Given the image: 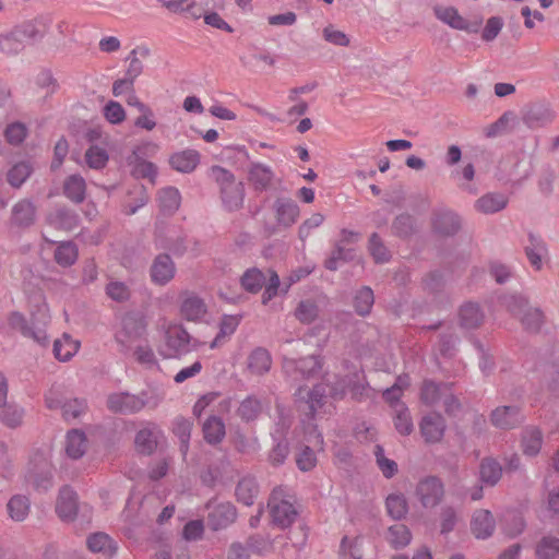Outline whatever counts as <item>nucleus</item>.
Wrapping results in <instances>:
<instances>
[{"label": "nucleus", "instance_id": "obj_41", "mask_svg": "<svg viewBox=\"0 0 559 559\" xmlns=\"http://www.w3.org/2000/svg\"><path fill=\"white\" fill-rule=\"evenodd\" d=\"M181 195L178 189L166 187L158 192L159 209L165 215H173L180 206Z\"/></svg>", "mask_w": 559, "mask_h": 559}, {"label": "nucleus", "instance_id": "obj_16", "mask_svg": "<svg viewBox=\"0 0 559 559\" xmlns=\"http://www.w3.org/2000/svg\"><path fill=\"white\" fill-rule=\"evenodd\" d=\"M52 24V16L49 13L40 14L32 20L25 21L16 27L19 28L24 40L32 43L40 41L49 32Z\"/></svg>", "mask_w": 559, "mask_h": 559}, {"label": "nucleus", "instance_id": "obj_40", "mask_svg": "<svg viewBox=\"0 0 559 559\" xmlns=\"http://www.w3.org/2000/svg\"><path fill=\"white\" fill-rule=\"evenodd\" d=\"M272 365L270 353L263 347H257L248 357V368L257 376L266 373Z\"/></svg>", "mask_w": 559, "mask_h": 559}, {"label": "nucleus", "instance_id": "obj_28", "mask_svg": "<svg viewBox=\"0 0 559 559\" xmlns=\"http://www.w3.org/2000/svg\"><path fill=\"white\" fill-rule=\"evenodd\" d=\"M502 476V466L490 456L484 457L479 464V481L486 486H496Z\"/></svg>", "mask_w": 559, "mask_h": 559}, {"label": "nucleus", "instance_id": "obj_20", "mask_svg": "<svg viewBox=\"0 0 559 559\" xmlns=\"http://www.w3.org/2000/svg\"><path fill=\"white\" fill-rule=\"evenodd\" d=\"M78 495L69 486H63L59 490V496L56 503V512L58 516L64 521H73L78 513Z\"/></svg>", "mask_w": 559, "mask_h": 559}, {"label": "nucleus", "instance_id": "obj_12", "mask_svg": "<svg viewBox=\"0 0 559 559\" xmlns=\"http://www.w3.org/2000/svg\"><path fill=\"white\" fill-rule=\"evenodd\" d=\"M209 509L207 523L212 530L218 531L227 527L235 522L237 518V510L230 502L216 503L211 500L206 503Z\"/></svg>", "mask_w": 559, "mask_h": 559}, {"label": "nucleus", "instance_id": "obj_33", "mask_svg": "<svg viewBox=\"0 0 559 559\" xmlns=\"http://www.w3.org/2000/svg\"><path fill=\"white\" fill-rule=\"evenodd\" d=\"M284 368H294L301 374L302 378L308 379L316 376L319 372V370L321 369V362L318 357L311 355L298 360L285 359Z\"/></svg>", "mask_w": 559, "mask_h": 559}, {"label": "nucleus", "instance_id": "obj_53", "mask_svg": "<svg viewBox=\"0 0 559 559\" xmlns=\"http://www.w3.org/2000/svg\"><path fill=\"white\" fill-rule=\"evenodd\" d=\"M24 409L16 404L1 406L0 421L8 428L15 429L23 423Z\"/></svg>", "mask_w": 559, "mask_h": 559}, {"label": "nucleus", "instance_id": "obj_1", "mask_svg": "<svg viewBox=\"0 0 559 559\" xmlns=\"http://www.w3.org/2000/svg\"><path fill=\"white\" fill-rule=\"evenodd\" d=\"M162 401L163 396L155 391L143 390L139 394L121 391L107 395L106 407L114 414L133 415L146 407L155 409Z\"/></svg>", "mask_w": 559, "mask_h": 559}, {"label": "nucleus", "instance_id": "obj_21", "mask_svg": "<svg viewBox=\"0 0 559 559\" xmlns=\"http://www.w3.org/2000/svg\"><path fill=\"white\" fill-rule=\"evenodd\" d=\"M276 222L284 227H290L299 217V206L290 198H277L273 203Z\"/></svg>", "mask_w": 559, "mask_h": 559}, {"label": "nucleus", "instance_id": "obj_55", "mask_svg": "<svg viewBox=\"0 0 559 559\" xmlns=\"http://www.w3.org/2000/svg\"><path fill=\"white\" fill-rule=\"evenodd\" d=\"M192 423L185 417H177L173 423V431L180 441V451L183 455L189 450V442L191 437Z\"/></svg>", "mask_w": 559, "mask_h": 559}, {"label": "nucleus", "instance_id": "obj_19", "mask_svg": "<svg viewBox=\"0 0 559 559\" xmlns=\"http://www.w3.org/2000/svg\"><path fill=\"white\" fill-rule=\"evenodd\" d=\"M328 384L318 383L313 385L311 390L305 392L302 388H299L296 392V396L300 400H305L306 409L305 413L309 418H314L316 413L325 404Z\"/></svg>", "mask_w": 559, "mask_h": 559}, {"label": "nucleus", "instance_id": "obj_3", "mask_svg": "<svg viewBox=\"0 0 559 559\" xmlns=\"http://www.w3.org/2000/svg\"><path fill=\"white\" fill-rule=\"evenodd\" d=\"M503 305L508 311L519 318L523 329L537 334L545 324V313L538 307H533L526 296L522 294H512L503 298Z\"/></svg>", "mask_w": 559, "mask_h": 559}, {"label": "nucleus", "instance_id": "obj_4", "mask_svg": "<svg viewBox=\"0 0 559 559\" xmlns=\"http://www.w3.org/2000/svg\"><path fill=\"white\" fill-rule=\"evenodd\" d=\"M165 344L158 348L165 359L180 358L198 350L204 343L191 336L182 325H169L165 331Z\"/></svg>", "mask_w": 559, "mask_h": 559}, {"label": "nucleus", "instance_id": "obj_43", "mask_svg": "<svg viewBox=\"0 0 559 559\" xmlns=\"http://www.w3.org/2000/svg\"><path fill=\"white\" fill-rule=\"evenodd\" d=\"M80 343L73 340L69 334H63L61 338L53 343L55 357L60 361L70 360L79 350Z\"/></svg>", "mask_w": 559, "mask_h": 559}, {"label": "nucleus", "instance_id": "obj_63", "mask_svg": "<svg viewBox=\"0 0 559 559\" xmlns=\"http://www.w3.org/2000/svg\"><path fill=\"white\" fill-rule=\"evenodd\" d=\"M62 416L66 420L75 419L87 409V402L84 399H73L62 404Z\"/></svg>", "mask_w": 559, "mask_h": 559}, {"label": "nucleus", "instance_id": "obj_15", "mask_svg": "<svg viewBox=\"0 0 559 559\" xmlns=\"http://www.w3.org/2000/svg\"><path fill=\"white\" fill-rule=\"evenodd\" d=\"M435 15L438 20L448 24L454 29L465 31L467 33H477L481 25V20L475 22H468L454 7H441L437 5L433 8Z\"/></svg>", "mask_w": 559, "mask_h": 559}, {"label": "nucleus", "instance_id": "obj_13", "mask_svg": "<svg viewBox=\"0 0 559 559\" xmlns=\"http://www.w3.org/2000/svg\"><path fill=\"white\" fill-rule=\"evenodd\" d=\"M447 423L438 412L425 415L419 421V431L426 443H439L445 433Z\"/></svg>", "mask_w": 559, "mask_h": 559}, {"label": "nucleus", "instance_id": "obj_42", "mask_svg": "<svg viewBox=\"0 0 559 559\" xmlns=\"http://www.w3.org/2000/svg\"><path fill=\"white\" fill-rule=\"evenodd\" d=\"M79 257L78 246L73 241H61L53 253L55 261L62 267L72 266Z\"/></svg>", "mask_w": 559, "mask_h": 559}, {"label": "nucleus", "instance_id": "obj_49", "mask_svg": "<svg viewBox=\"0 0 559 559\" xmlns=\"http://www.w3.org/2000/svg\"><path fill=\"white\" fill-rule=\"evenodd\" d=\"M86 437L83 431L73 429L67 435L66 452L71 459H80L85 453Z\"/></svg>", "mask_w": 559, "mask_h": 559}, {"label": "nucleus", "instance_id": "obj_17", "mask_svg": "<svg viewBox=\"0 0 559 559\" xmlns=\"http://www.w3.org/2000/svg\"><path fill=\"white\" fill-rule=\"evenodd\" d=\"M462 227L461 217L451 210L439 209L432 213V229L441 236H454Z\"/></svg>", "mask_w": 559, "mask_h": 559}, {"label": "nucleus", "instance_id": "obj_18", "mask_svg": "<svg viewBox=\"0 0 559 559\" xmlns=\"http://www.w3.org/2000/svg\"><path fill=\"white\" fill-rule=\"evenodd\" d=\"M176 274V265L167 253H159L153 260L150 267V276L154 284L165 286Z\"/></svg>", "mask_w": 559, "mask_h": 559}, {"label": "nucleus", "instance_id": "obj_54", "mask_svg": "<svg viewBox=\"0 0 559 559\" xmlns=\"http://www.w3.org/2000/svg\"><path fill=\"white\" fill-rule=\"evenodd\" d=\"M393 423L396 431L402 436H409L414 431L413 418L406 405H397L394 409Z\"/></svg>", "mask_w": 559, "mask_h": 559}, {"label": "nucleus", "instance_id": "obj_52", "mask_svg": "<svg viewBox=\"0 0 559 559\" xmlns=\"http://www.w3.org/2000/svg\"><path fill=\"white\" fill-rule=\"evenodd\" d=\"M240 282L246 292L257 294L262 289V287H264L266 283V276L261 270L252 267L243 273Z\"/></svg>", "mask_w": 559, "mask_h": 559}, {"label": "nucleus", "instance_id": "obj_59", "mask_svg": "<svg viewBox=\"0 0 559 559\" xmlns=\"http://www.w3.org/2000/svg\"><path fill=\"white\" fill-rule=\"evenodd\" d=\"M559 554V538L544 536L536 545L535 555L537 559H555Z\"/></svg>", "mask_w": 559, "mask_h": 559}, {"label": "nucleus", "instance_id": "obj_25", "mask_svg": "<svg viewBox=\"0 0 559 559\" xmlns=\"http://www.w3.org/2000/svg\"><path fill=\"white\" fill-rule=\"evenodd\" d=\"M200 153L195 150L187 148L176 152L169 157V164L173 169L189 174L192 173L200 163Z\"/></svg>", "mask_w": 559, "mask_h": 559}, {"label": "nucleus", "instance_id": "obj_62", "mask_svg": "<svg viewBox=\"0 0 559 559\" xmlns=\"http://www.w3.org/2000/svg\"><path fill=\"white\" fill-rule=\"evenodd\" d=\"M296 318L304 324L312 323L319 316V307L311 299L301 300L295 310Z\"/></svg>", "mask_w": 559, "mask_h": 559}, {"label": "nucleus", "instance_id": "obj_24", "mask_svg": "<svg viewBox=\"0 0 559 559\" xmlns=\"http://www.w3.org/2000/svg\"><path fill=\"white\" fill-rule=\"evenodd\" d=\"M496 522L489 510H476L471 521V530L476 538L486 539L495 531Z\"/></svg>", "mask_w": 559, "mask_h": 559}, {"label": "nucleus", "instance_id": "obj_14", "mask_svg": "<svg viewBox=\"0 0 559 559\" xmlns=\"http://www.w3.org/2000/svg\"><path fill=\"white\" fill-rule=\"evenodd\" d=\"M555 119L556 112L548 104L544 103L531 104L522 112V121L530 129L544 128Z\"/></svg>", "mask_w": 559, "mask_h": 559}, {"label": "nucleus", "instance_id": "obj_58", "mask_svg": "<svg viewBox=\"0 0 559 559\" xmlns=\"http://www.w3.org/2000/svg\"><path fill=\"white\" fill-rule=\"evenodd\" d=\"M355 258V250L344 248L341 242H337L331 252V255L325 260L324 266L330 271H336L340 262H349Z\"/></svg>", "mask_w": 559, "mask_h": 559}, {"label": "nucleus", "instance_id": "obj_46", "mask_svg": "<svg viewBox=\"0 0 559 559\" xmlns=\"http://www.w3.org/2000/svg\"><path fill=\"white\" fill-rule=\"evenodd\" d=\"M261 412V401L254 395H249L241 401L236 413L241 418V420L250 423L254 421L260 416Z\"/></svg>", "mask_w": 559, "mask_h": 559}, {"label": "nucleus", "instance_id": "obj_38", "mask_svg": "<svg viewBox=\"0 0 559 559\" xmlns=\"http://www.w3.org/2000/svg\"><path fill=\"white\" fill-rule=\"evenodd\" d=\"M391 230L401 239L411 238L417 231L416 218L409 213H401L393 219Z\"/></svg>", "mask_w": 559, "mask_h": 559}, {"label": "nucleus", "instance_id": "obj_60", "mask_svg": "<svg viewBox=\"0 0 559 559\" xmlns=\"http://www.w3.org/2000/svg\"><path fill=\"white\" fill-rule=\"evenodd\" d=\"M368 250L376 263H385L391 259V253L378 233L370 235Z\"/></svg>", "mask_w": 559, "mask_h": 559}, {"label": "nucleus", "instance_id": "obj_9", "mask_svg": "<svg viewBox=\"0 0 559 559\" xmlns=\"http://www.w3.org/2000/svg\"><path fill=\"white\" fill-rule=\"evenodd\" d=\"M525 420L520 406L502 405L491 411L489 415L490 424L500 430H511L521 426Z\"/></svg>", "mask_w": 559, "mask_h": 559}, {"label": "nucleus", "instance_id": "obj_31", "mask_svg": "<svg viewBox=\"0 0 559 559\" xmlns=\"http://www.w3.org/2000/svg\"><path fill=\"white\" fill-rule=\"evenodd\" d=\"M524 251L531 265L536 271L542 270V258L547 253V246L545 241L540 237L531 233L528 235V245L525 246Z\"/></svg>", "mask_w": 559, "mask_h": 559}, {"label": "nucleus", "instance_id": "obj_37", "mask_svg": "<svg viewBox=\"0 0 559 559\" xmlns=\"http://www.w3.org/2000/svg\"><path fill=\"white\" fill-rule=\"evenodd\" d=\"M508 205V198L501 193H487L475 202V209L483 214H493Z\"/></svg>", "mask_w": 559, "mask_h": 559}, {"label": "nucleus", "instance_id": "obj_5", "mask_svg": "<svg viewBox=\"0 0 559 559\" xmlns=\"http://www.w3.org/2000/svg\"><path fill=\"white\" fill-rule=\"evenodd\" d=\"M146 331L145 318L139 312H128L121 319V328L115 334V340L122 347L121 352L126 353L146 335Z\"/></svg>", "mask_w": 559, "mask_h": 559}, {"label": "nucleus", "instance_id": "obj_6", "mask_svg": "<svg viewBox=\"0 0 559 559\" xmlns=\"http://www.w3.org/2000/svg\"><path fill=\"white\" fill-rule=\"evenodd\" d=\"M273 524L285 530L297 519L298 512L293 502L284 497L283 489H274L269 499Z\"/></svg>", "mask_w": 559, "mask_h": 559}, {"label": "nucleus", "instance_id": "obj_57", "mask_svg": "<svg viewBox=\"0 0 559 559\" xmlns=\"http://www.w3.org/2000/svg\"><path fill=\"white\" fill-rule=\"evenodd\" d=\"M385 506L389 515L394 520L405 518L408 512L407 500L402 493H391L385 500Z\"/></svg>", "mask_w": 559, "mask_h": 559}, {"label": "nucleus", "instance_id": "obj_36", "mask_svg": "<svg viewBox=\"0 0 559 559\" xmlns=\"http://www.w3.org/2000/svg\"><path fill=\"white\" fill-rule=\"evenodd\" d=\"M25 47V40L19 28L14 26L11 31L0 34V51L12 56L21 52Z\"/></svg>", "mask_w": 559, "mask_h": 559}, {"label": "nucleus", "instance_id": "obj_47", "mask_svg": "<svg viewBox=\"0 0 559 559\" xmlns=\"http://www.w3.org/2000/svg\"><path fill=\"white\" fill-rule=\"evenodd\" d=\"M240 320H241L240 316H231V314L223 316V318L219 322V331L216 334L215 338L210 344V347L216 348V347L221 346L227 336H230L235 333L237 326L240 323Z\"/></svg>", "mask_w": 559, "mask_h": 559}, {"label": "nucleus", "instance_id": "obj_34", "mask_svg": "<svg viewBox=\"0 0 559 559\" xmlns=\"http://www.w3.org/2000/svg\"><path fill=\"white\" fill-rule=\"evenodd\" d=\"M87 547L93 552H100L107 557L116 554L117 543L107 534L98 532L90 535L86 540Z\"/></svg>", "mask_w": 559, "mask_h": 559}, {"label": "nucleus", "instance_id": "obj_7", "mask_svg": "<svg viewBox=\"0 0 559 559\" xmlns=\"http://www.w3.org/2000/svg\"><path fill=\"white\" fill-rule=\"evenodd\" d=\"M535 377L552 393L559 391V355L555 352L540 355L533 369Z\"/></svg>", "mask_w": 559, "mask_h": 559}, {"label": "nucleus", "instance_id": "obj_2", "mask_svg": "<svg viewBox=\"0 0 559 559\" xmlns=\"http://www.w3.org/2000/svg\"><path fill=\"white\" fill-rule=\"evenodd\" d=\"M210 176L219 187L224 207L229 212L241 209L245 201L243 183L236 181V177L230 170L218 165L211 167Z\"/></svg>", "mask_w": 559, "mask_h": 559}, {"label": "nucleus", "instance_id": "obj_10", "mask_svg": "<svg viewBox=\"0 0 559 559\" xmlns=\"http://www.w3.org/2000/svg\"><path fill=\"white\" fill-rule=\"evenodd\" d=\"M26 481L37 491H47L52 487V468L50 463L40 457L32 461L25 474Z\"/></svg>", "mask_w": 559, "mask_h": 559}, {"label": "nucleus", "instance_id": "obj_29", "mask_svg": "<svg viewBox=\"0 0 559 559\" xmlns=\"http://www.w3.org/2000/svg\"><path fill=\"white\" fill-rule=\"evenodd\" d=\"M448 382L425 380L420 389V401L427 406H433L441 403L443 395L448 390Z\"/></svg>", "mask_w": 559, "mask_h": 559}, {"label": "nucleus", "instance_id": "obj_64", "mask_svg": "<svg viewBox=\"0 0 559 559\" xmlns=\"http://www.w3.org/2000/svg\"><path fill=\"white\" fill-rule=\"evenodd\" d=\"M85 160L91 168L102 169L108 162L107 151L97 145H92L85 153Z\"/></svg>", "mask_w": 559, "mask_h": 559}, {"label": "nucleus", "instance_id": "obj_26", "mask_svg": "<svg viewBox=\"0 0 559 559\" xmlns=\"http://www.w3.org/2000/svg\"><path fill=\"white\" fill-rule=\"evenodd\" d=\"M48 221L57 229L71 231L79 226L80 216L75 211L61 206L48 216Z\"/></svg>", "mask_w": 559, "mask_h": 559}, {"label": "nucleus", "instance_id": "obj_22", "mask_svg": "<svg viewBox=\"0 0 559 559\" xmlns=\"http://www.w3.org/2000/svg\"><path fill=\"white\" fill-rule=\"evenodd\" d=\"M159 429L155 424H147L146 427L140 429L134 438L135 449L144 455L152 454L158 444Z\"/></svg>", "mask_w": 559, "mask_h": 559}, {"label": "nucleus", "instance_id": "obj_39", "mask_svg": "<svg viewBox=\"0 0 559 559\" xmlns=\"http://www.w3.org/2000/svg\"><path fill=\"white\" fill-rule=\"evenodd\" d=\"M259 492L257 480L252 476L242 477L236 486V498L245 506H252Z\"/></svg>", "mask_w": 559, "mask_h": 559}, {"label": "nucleus", "instance_id": "obj_50", "mask_svg": "<svg viewBox=\"0 0 559 559\" xmlns=\"http://www.w3.org/2000/svg\"><path fill=\"white\" fill-rule=\"evenodd\" d=\"M7 508L13 521L22 522L29 513L31 502L26 496L15 495L9 500Z\"/></svg>", "mask_w": 559, "mask_h": 559}, {"label": "nucleus", "instance_id": "obj_48", "mask_svg": "<svg viewBox=\"0 0 559 559\" xmlns=\"http://www.w3.org/2000/svg\"><path fill=\"white\" fill-rule=\"evenodd\" d=\"M374 304V295L369 286L358 289L354 296L353 306L355 312L360 317H366L371 312Z\"/></svg>", "mask_w": 559, "mask_h": 559}, {"label": "nucleus", "instance_id": "obj_44", "mask_svg": "<svg viewBox=\"0 0 559 559\" xmlns=\"http://www.w3.org/2000/svg\"><path fill=\"white\" fill-rule=\"evenodd\" d=\"M484 320V313L477 304L467 302L461 307L460 323L464 329H476Z\"/></svg>", "mask_w": 559, "mask_h": 559}, {"label": "nucleus", "instance_id": "obj_8", "mask_svg": "<svg viewBox=\"0 0 559 559\" xmlns=\"http://www.w3.org/2000/svg\"><path fill=\"white\" fill-rule=\"evenodd\" d=\"M415 493L424 508L432 509L444 498V484L438 476H426L418 481Z\"/></svg>", "mask_w": 559, "mask_h": 559}, {"label": "nucleus", "instance_id": "obj_61", "mask_svg": "<svg viewBox=\"0 0 559 559\" xmlns=\"http://www.w3.org/2000/svg\"><path fill=\"white\" fill-rule=\"evenodd\" d=\"M32 171L33 168L28 162H20L8 171V182L14 188H20Z\"/></svg>", "mask_w": 559, "mask_h": 559}, {"label": "nucleus", "instance_id": "obj_27", "mask_svg": "<svg viewBox=\"0 0 559 559\" xmlns=\"http://www.w3.org/2000/svg\"><path fill=\"white\" fill-rule=\"evenodd\" d=\"M63 194L74 204H81L86 198V182L80 175H70L63 182Z\"/></svg>", "mask_w": 559, "mask_h": 559}, {"label": "nucleus", "instance_id": "obj_32", "mask_svg": "<svg viewBox=\"0 0 559 559\" xmlns=\"http://www.w3.org/2000/svg\"><path fill=\"white\" fill-rule=\"evenodd\" d=\"M272 438L274 444L269 452L267 461L272 466L277 467L283 465L289 455V442L287 438H285L283 433H280L278 431L273 433Z\"/></svg>", "mask_w": 559, "mask_h": 559}, {"label": "nucleus", "instance_id": "obj_35", "mask_svg": "<svg viewBox=\"0 0 559 559\" xmlns=\"http://www.w3.org/2000/svg\"><path fill=\"white\" fill-rule=\"evenodd\" d=\"M204 440L212 445H216L223 441L226 435L225 424L217 416H210L202 426Z\"/></svg>", "mask_w": 559, "mask_h": 559}, {"label": "nucleus", "instance_id": "obj_45", "mask_svg": "<svg viewBox=\"0 0 559 559\" xmlns=\"http://www.w3.org/2000/svg\"><path fill=\"white\" fill-rule=\"evenodd\" d=\"M10 325L19 330L24 336L32 337L41 343L46 340V333L43 329H33L27 324L26 319L20 312L11 313L9 318Z\"/></svg>", "mask_w": 559, "mask_h": 559}, {"label": "nucleus", "instance_id": "obj_11", "mask_svg": "<svg viewBox=\"0 0 559 559\" xmlns=\"http://www.w3.org/2000/svg\"><path fill=\"white\" fill-rule=\"evenodd\" d=\"M247 180L254 192L261 193L272 188L275 180V173L266 164L251 162L247 168Z\"/></svg>", "mask_w": 559, "mask_h": 559}, {"label": "nucleus", "instance_id": "obj_30", "mask_svg": "<svg viewBox=\"0 0 559 559\" xmlns=\"http://www.w3.org/2000/svg\"><path fill=\"white\" fill-rule=\"evenodd\" d=\"M180 312L188 321H199L206 313V305L199 296L188 295L181 302Z\"/></svg>", "mask_w": 559, "mask_h": 559}, {"label": "nucleus", "instance_id": "obj_56", "mask_svg": "<svg viewBox=\"0 0 559 559\" xmlns=\"http://www.w3.org/2000/svg\"><path fill=\"white\" fill-rule=\"evenodd\" d=\"M543 443L542 431L536 427H527L522 438L523 451L527 455H536Z\"/></svg>", "mask_w": 559, "mask_h": 559}, {"label": "nucleus", "instance_id": "obj_23", "mask_svg": "<svg viewBox=\"0 0 559 559\" xmlns=\"http://www.w3.org/2000/svg\"><path fill=\"white\" fill-rule=\"evenodd\" d=\"M36 219V206L28 200L23 199L15 203L11 212V223L19 228L31 227Z\"/></svg>", "mask_w": 559, "mask_h": 559}, {"label": "nucleus", "instance_id": "obj_51", "mask_svg": "<svg viewBox=\"0 0 559 559\" xmlns=\"http://www.w3.org/2000/svg\"><path fill=\"white\" fill-rule=\"evenodd\" d=\"M386 539L392 548L401 549L406 547L412 540V533L404 524H394L389 527Z\"/></svg>", "mask_w": 559, "mask_h": 559}]
</instances>
